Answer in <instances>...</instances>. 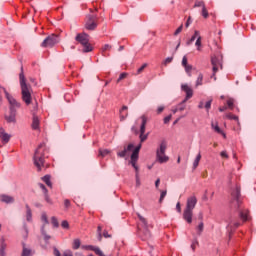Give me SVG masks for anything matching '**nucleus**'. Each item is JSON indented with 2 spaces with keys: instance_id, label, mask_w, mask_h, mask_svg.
<instances>
[{
  "instance_id": "obj_56",
  "label": "nucleus",
  "mask_w": 256,
  "mask_h": 256,
  "mask_svg": "<svg viewBox=\"0 0 256 256\" xmlns=\"http://www.w3.org/2000/svg\"><path fill=\"white\" fill-rule=\"evenodd\" d=\"M183 31V24L177 28V30L174 32V35H179Z\"/></svg>"
},
{
  "instance_id": "obj_46",
  "label": "nucleus",
  "mask_w": 256,
  "mask_h": 256,
  "mask_svg": "<svg viewBox=\"0 0 256 256\" xmlns=\"http://www.w3.org/2000/svg\"><path fill=\"white\" fill-rule=\"evenodd\" d=\"M140 141L143 143L144 141H147V134L140 131Z\"/></svg>"
},
{
  "instance_id": "obj_34",
  "label": "nucleus",
  "mask_w": 256,
  "mask_h": 256,
  "mask_svg": "<svg viewBox=\"0 0 256 256\" xmlns=\"http://www.w3.org/2000/svg\"><path fill=\"white\" fill-rule=\"evenodd\" d=\"M199 85H203V74H199L196 80V87H199Z\"/></svg>"
},
{
  "instance_id": "obj_37",
  "label": "nucleus",
  "mask_w": 256,
  "mask_h": 256,
  "mask_svg": "<svg viewBox=\"0 0 256 256\" xmlns=\"http://www.w3.org/2000/svg\"><path fill=\"white\" fill-rule=\"evenodd\" d=\"M128 75H129V74H127V72L121 73L120 76H119V78H118V80H117V83H121V81H123V79H127V76H128Z\"/></svg>"
},
{
  "instance_id": "obj_9",
  "label": "nucleus",
  "mask_w": 256,
  "mask_h": 256,
  "mask_svg": "<svg viewBox=\"0 0 256 256\" xmlns=\"http://www.w3.org/2000/svg\"><path fill=\"white\" fill-rule=\"evenodd\" d=\"M3 91L5 93L6 98L8 99V102L10 105V111L17 112V109H19V107H21V103L17 102V100L13 96L8 94L7 90H5V88H3Z\"/></svg>"
},
{
  "instance_id": "obj_19",
  "label": "nucleus",
  "mask_w": 256,
  "mask_h": 256,
  "mask_svg": "<svg viewBox=\"0 0 256 256\" xmlns=\"http://www.w3.org/2000/svg\"><path fill=\"white\" fill-rule=\"evenodd\" d=\"M128 115L129 113H127V106H123L120 110V121H125Z\"/></svg>"
},
{
  "instance_id": "obj_60",
  "label": "nucleus",
  "mask_w": 256,
  "mask_h": 256,
  "mask_svg": "<svg viewBox=\"0 0 256 256\" xmlns=\"http://www.w3.org/2000/svg\"><path fill=\"white\" fill-rule=\"evenodd\" d=\"M172 115H168L164 118V123L167 125V123H169V121H171Z\"/></svg>"
},
{
  "instance_id": "obj_45",
  "label": "nucleus",
  "mask_w": 256,
  "mask_h": 256,
  "mask_svg": "<svg viewBox=\"0 0 256 256\" xmlns=\"http://www.w3.org/2000/svg\"><path fill=\"white\" fill-rule=\"evenodd\" d=\"M202 17H204V19H207V17H209V12L207 11V8L204 6V8H202Z\"/></svg>"
},
{
  "instance_id": "obj_40",
  "label": "nucleus",
  "mask_w": 256,
  "mask_h": 256,
  "mask_svg": "<svg viewBox=\"0 0 256 256\" xmlns=\"http://www.w3.org/2000/svg\"><path fill=\"white\" fill-rule=\"evenodd\" d=\"M51 223L53 225V227H59V221L57 220V217H52L51 218Z\"/></svg>"
},
{
  "instance_id": "obj_24",
  "label": "nucleus",
  "mask_w": 256,
  "mask_h": 256,
  "mask_svg": "<svg viewBox=\"0 0 256 256\" xmlns=\"http://www.w3.org/2000/svg\"><path fill=\"white\" fill-rule=\"evenodd\" d=\"M32 129H39V117L33 116Z\"/></svg>"
},
{
  "instance_id": "obj_23",
  "label": "nucleus",
  "mask_w": 256,
  "mask_h": 256,
  "mask_svg": "<svg viewBox=\"0 0 256 256\" xmlns=\"http://www.w3.org/2000/svg\"><path fill=\"white\" fill-rule=\"evenodd\" d=\"M226 103L230 111H233V109H235V100L233 98H229Z\"/></svg>"
},
{
  "instance_id": "obj_29",
  "label": "nucleus",
  "mask_w": 256,
  "mask_h": 256,
  "mask_svg": "<svg viewBox=\"0 0 256 256\" xmlns=\"http://www.w3.org/2000/svg\"><path fill=\"white\" fill-rule=\"evenodd\" d=\"M81 247V240L75 239L72 244V249L77 250Z\"/></svg>"
},
{
  "instance_id": "obj_10",
  "label": "nucleus",
  "mask_w": 256,
  "mask_h": 256,
  "mask_svg": "<svg viewBox=\"0 0 256 256\" xmlns=\"http://www.w3.org/2000/svg\"><path fill=\"white\" fill-rule=\"evenodd\" d=\"M41 221H42V227H41V233L45 239V241H49L51 239L50 235H47V230H45V227L49 224V219L47 218V213L43 212L41 215Z\"/></svg>"
},
{
  "instance_id": "obj_35",
  "label": "nucleus",
  "mask_w": 256,
  "mask_h": 256,
  "mask_svg": "<svg viewBox=\"0 0 256 256\" xmlns=\"http://www.w3.org/2000/svg\"><path fill=\"white\" fill-rule=\"evenodd\" d=\"M184 68H185L187 75H189V77H191V71H193V66L187 64L186 66H184Z\"/></svg>"
},
{
  "instance_id": "obj_28",
  "label": "nucleus",
  "mask_w": 256,
  "mask_h": 256,
  "mask_svg": "<svg viewBox=\"0 0 256 256\" xmlns=\"http://www.w3.org/2000/svg\"><path fill=\"white\" fill-rule=\"evenodd\" d=\"M199 37V31L195 30L194 35L191 37L190 40L187 41L186 45H191L195 39Z\"/></svg>"
},
{
  "instance_id": "obj_36",
  "label": "nucleus",
  "mask_w": 256,
  "mask_h": 256,
  "mask_svg": "<svg viewBox=\"0 0 256 256\" xmlns=\"http://www.w3.org/2000/svg\"><path fill=\"white\" fill-rule=\"evenodd\" d=\"M145 69H147V63L143 64L140 68H138L135 75H141V73L145 71Z\"/></svg>"
},
{
  "instance_id": "obj_51",
  "label": "nucleus",
  "mask_w": 256,
  "mask_h": 256,
  "mask_svg": "<svg viewBox=\"0 0 256 256\" xmlns=\"http://www.w3.org/2000/svg\"><path fill=\"white\" fill-rule=\"evenodd\" d=\"M220 157H222V159H229V155L227 154V151H222L220 153Z\"/></svg>"
},
{
  "instance_id": "obj_38",
  "label": "nucleus",
  "mask_w": 256,
  "mask_h": 256,
  "mask_svg": "<svg viewBox=\"0 0 256 256\" xmlns=\"http://www.w3.org/2000/svg\"><path fill=\"white\" fill-rule=\"evenodd\" d=\"M112 49V46L109 45V44H105L103 47H102V53L103 55L105 56V51H111Z\"/></svg>"
},
{
  "instance_id": "obj_48",
  "label": "nucleus",
  "mask_w": 256,
  "mask_h": 256,
  "mask_svg": "<svg viewBox=\"0 0 256 256\" xmlns=\"http://www.w3.org/2000/svg\"><path fill=\"white\" fill-rule=\"evenodd\" d=\"M103 228L101 226H98L97 233H98V241H101L103 239V236L101 235V231Z\"/></svg>"
},
{
  "instance_id": "obj_4",
  "label": "nucleus",
  "mask_w": 256,
  "mask_h": 256,
  "mask_svg": "<svg viewBox=\"0 0 256 256\" xmlns=\"http://www.w3.org/2000/svg\"><path fill=\"white\" fill-rule=\"evenodd\" d=\"M142 145L139 144L132 152L130 156V165L134 167L136 171V185L139 187L141 185V181L139 180V167L137 166V161H139V152L141 151Z\"/></svg>"
},
{
  "instance_id": "obj_49",
  "label": "nucleus",
  "mask_w": 256,
  "mask_h": 256,
  "mask_svg": "<svg viewBox=\"0 0 256 256\" xmlns=\"http://www.w3.org/2000/svg\"><path fill=\"white\" fill-rule=\"evenodd\" d=\"M173 61V57H168L164 60L163 65L167 66Z\"/></svg>"
},
{
  "instance_id": "obj_25",
  "label": "nucleus",
  "mask_w": 256,
  "mask_h": 256,
  "mask_svg": "<svg viewBox=\"0 0 256 256\" xmlns=\"http://www.w3.org/2000/svg\"><path fill=\"white\" fill-rule=\"evenodd\" d=\"M200 161H201V152L198 153V155L196 156V158L193 162V169H196L197 167H199Z\"/></svg>"
},
{
  "instance_id": "obj_55",
  "label": "nucleus",
  "mask_w": 256,
  "mask_h": 256,
  "mask_svg": "<svg viewBox=\"0 0 256 256\" xmlns=\"http://www.w3.org/2000/svg\"><path fill=\"white\" fill-rule=\"evenodd\" d=\"M138 217H139L140 221L143 223V225H145V227H147V220L141 215H138Z\"/></svg>"
},
{
  "instance_id": "obj_21",
  "label": "nucleus",
  "mask_w": 256,
  "mask_h": 256,
  "mask_svg": "<svg viewBox=\"0 0 256 256\" xmlns=\"http://www.w3.org/2000/svg\"><path fill=\"white\" fill-rule=\"evenodd\" d=\"M141 120H142V124H141V126H140V131H141L142 133H145V127H146V125H147V116L142 115V116H141Z\"/></svg>"
},
{
  "instance_id": "obj_13",
  "label": "nucleus",
  "mask_w": 256,
  "mask_h": 256,
  "mask_svg": "<svg viewBox=\"0 0 256 256\" xmlns=\"http://www.w3.org/2000/svg\"><path fill=\"white\" fill-rule=\"evenodd\" d=\"M211 64L213 66V77H215V73L219 71V67H222L221 60L217 56H214L211 58Z\"/></svg>"
},
{
  "instance_id": "obj_17",
  "label": "nucleus",
  "mask_w": 256,
  "mask_h": 256,
  "mask_svg": "<svg viewBox=\"0 0 256 256\" xmlns=\"http://www.w3.org/2000/svg\"><path fill=\"white\" fill-rule=\"evenodd\" d=\"M16 115H17V112L10 111V114L5 116L7 123H15L17 121L15 118Z\"/></svg>"
},
{
  "instance_id": "obj_54",
  "label": "nucleus",
  "mask_w": 256,
  "mask_h": 256,
  "mask_svg": "<svg viewBox=\"0 0 256 256\" xmlns=\"http://www.w3.org/2000/svg\"><path fill=\"white\" fill-rule=\"evenodd\" d=\"M211 103H213V100H209L208 102H206L205 104V109L207 111H209L211 109Z\"/></svg>"
},
{
  "instance_id": "obj_12",
  "label": "nucleus",
  "mask_w": 256,
  "mask_h": 256,
  "mask_svg": "<svg viewBox=\"0 0 256 256\" xmlns=\"http://www.w3.org/2000/svg\"><path fill=\"white\" fill-rule=\"evenodd\" d=\"M182 90L185 91V93H186V98L182 101V103H187V101H189V99H191V97H193V89H191V87H189V85L183 84Z\"/></svg>"
},
{
  "instance_id": "obj_16",
  "label": "nucleus",
  "mask_w": 256,
  "mask_h": 256,
  "mask_svg": "<svg viewBox=\"0 0 256 256\" xmlns=\"http://www.w3.org/2000/svg\"><path fill=\"white\" fill-rule=\"evenodd\" d=\"M0 201L2 203L10 204V203H15V198L13 196L3 194L0 196Z\"/></svg>"
},
{
  "instance_id": "obj_32",
  "label": "nucleus",
  "mask_w": 256,
  "mask_h": 256,
  "mask_svg": "<svg viewBox=\"0 0 256 256\" xmlns=\"http://www.w3.org/2000/svg\"><path fill=\"white\" fill-rule=\"evenodd\" d=\"M197 7H201L203 9L205 7V2L196 0L195 3H194V9L197 8Z\"/></svg>"
},
{
  "instance_id": "obj_41",
  "label": "nucleus",
  "mask_w": 256,
  "mask_h": 256,
  "mask_svg": "<svg viewBox=\"0 0 256 256\" xmlns=\"http://www.w3.org/2000/svg\"><path fill=\"white\" fill-rule=\"evenodd\" d=\"M203 229H204V224L203 222H200L199 225L197 226L198 235H201V233H203Z\"/></svg>"
},
{
  "instance_id": "obj_59",
  "label": "nucleus",
  "mask_w": 256,
  "mask_h": 256,
  "mask_svg": "<svg viewBox=\"0 0 256 256\" xmlns=\"http://www.w3.org/2000/svg\"><path fill=\"white\" fill-rule=\"evenodd\" d=\"M163 111H165V106L158 107V109H157L158 115H161V113H163Z\"/></svg>"
},
{
  "instance_id": "obj_31",
  "label": "nucleus",
  "mask_w": 256,
  "mask_h": 256,
  "mask_svg": "<svg viewBox=\"0 0 256 256\" xmlns=\"http://www.w3.org/2000/svg\"><path fill=\"white\" fill-rule=\"evenodd\" d=\"M31 255H32L31 249H28L25 246H23L22 256H31Z\"/></svg>"
},
{
  "instance_id": "obj_6",
  "label": "nucleus",
  "mask_w": 256,
  "mask_h": 256,
  "mask_svg": "<svg viewBox=\"0 0 256 256\" xmlns=\"http://www.w3.org/2000/svg\"><path fill=\"white\" fill-rule=\"evenodd\" d=\"M165 151H167V142L162 141L156 151V160L158 162L167 163L169 161V156L165 155Z\"/></svg>"
},
{
  "instance_id": "obj_2",
  "label": "nucleus",
  "mask_w": 256,
  "mask_h": 256,
  "mask_svg": "<svg viewBox=\"0 0 256 256\" xmlns=\"http://www.w3.org/2000/svg\"><path fill=\"white\" fill-rule=\"evenodd\" d=\"M196 206H197V197L190 196L187 199L186 207L183 212V219L184 221H186V223H189V225L193 223V209H195Z\"/></svg>"
},
{
  "instance_id": "obj_1",
  "label": "nucleus",
  "mask_w": 256,
  "mask_h": 256,
  "mask_svg": "<svg viewBox=\"0 0 256 256\" xmlns=\"http://www.w3.org/2000/svg\"><path fill=\"white\" fill-rule=\"evenodd\" d=\"M19 81L22 101H24L26 105H31V103H33V88L31 87V84L27 83L25 74H23V72H21L19 75Z\"/></svg>"
},
{
  "instance_id": "obj_42",
  "label": "nucleus",
  "mask_w": 256,
  "mask_h": 256,
  "mask_svg": "<svg viewBox=\"0 0 256 256\" xmlns=\"http://www.w3.org/2000/svg\"><path fill=\"white\" fill-rule=\"evenodd\" d=\"M195 45H196V47H198L197 50L201 51V36L197 37Z\"/></svg>"
},
{
  "instance_id": "obj_53",
  "label": "nucleus",
  "mask_w": 256,
  "mask_h": 256,
  "mask_svg": "<svg viewBox=\"0 0 256 256\" xmlns=\"http://www.w3.org/2000/svg\"><path fill=\"white\" fill-rule=\"evenodd\" d=\"M38 185H39L40 189H42L44 195H47L48 191H47V188L45 187V185H43V184H41V183L38 184Z\"/></svg>"
},
{
  "instance_id": "obj_14",
  "label": "nucleus",
  "mask_w": 256,
  "mask_h": 256,
  "mask_svg": "<svg viewBox=\"0 0 256 256\" xmlns=\"http://www.w3.org/2000/svg\"><path fill=\"white\" fill-rule=\"evenodd\" d=\"M0 139L4 145H7V143L11 140V135L5 132V129L0 128Z\"/></svg>"
},
{
  "instance_id": "obj_43",
  "label": "nucleus",
  "mask_w": 256,
  "mask_h": 256,
  "mask_svg": "<svg viewBox=\"0 0 256 256\" xmlns=\"http://www.w3.org/2000/svg\"><path fill=\"white\" fill-rule=\"evenodd\" d=\"M197 245H199V241H197V238H195V239L192 241V244H191V249H192V251H195Z\"/></svg>"
},
{
  "instance_id": "obj_5",
  "label": "nucleus",
  "mask_w": 256,
  "mask_h": 256,
  "mask_svg": "<svg viewBox=\"0 0 256 256\" xmlns=\"http://www.w3.org/2000/svg\"><path fill=\"white\" fill-rule=\"evenodd\" d=\"M76 41L80 43L83 48V53H91L93 51V46L89 43V35L85 32L77 34Z\"/></svg>"
},
{
  "instance_id": "obj_33",
  "label": "nucleus",
  "mask_w": 256,
  "mask_h": 256,
  "mask_svg": "<svg viewBox=\"0 0 256 256\" xmlns=\"http://www.w3.org/2000/svg\"><path fill=\"white\" fill-rule=\"evenodd\" d=\"M109 153H111V151L104 149V150H99V156L100 157H107V155H109Z\"/></svg>"
},
{
  "instance_id": "obj_50",
  "label": "nucleus",
  "mask_w": 256,
  "mask_h": 256,
  "mask_svg": "<svg viewBox=\"0 0 256 256\" xmlns=\"http://www.w3.org/2000/svg\"><path fill=\"white\" fill-rule=\"evenodd\" d=\"M64 207H66V209H69L71 207V201L69 199L64 200Z\"/></svg>"
},
{
  "instance_id": "obj_44",
  "label": "nucleus",
  "mask_w": 256,
  "mask_h": 256,
  "mask_svg": "<svg viewBox=\"0 0 256 256\" xmlns=\"http://www.w3.org/2000/svg\"><path fill=\"white\" fill-rule=\"evenodd\" d=\"M247 217H248L247 211H242V212H240V218H241L243 221H247Z\"/></svg>"
},
{
  "instance_id": "obj_58",
  "label": "nucleus",
  "mask_w": 256,
  "mask_h": 256,
  "mask_svg": "<svg viewBox=\"0 0 256 256\" xmlns=\"http://www.w3.org/2000/svg\"><path fill=\"white\" fill-rule=\"evenodd\" d=\"M187 65H189L187 63V56H183V58H182V66L186 67Z\"/></svg>"
},
{
  "instance_id": "obj_7",
  "label": "nucleus",
  "mask_w": 256,
  "mask_h": 256,
  "mask_svg": "<svg viewBox=\"0 0 256 256\" xmlns=\"http://www.w3.org/2000/svg\"><path fill=\"white\" fill-rule=\"evenodd\" d=\"M59 41H60L59 35L51 34L43 40V42L41 43V47L51 49V48L55 47V45H57V43H59Z\"/></svg>"
},
{
  "instance_id": "obj_57",
  "label": "nucleus",
  "mask_w": 256,
  "mask_h": 256,
  "mask_svg": "<svg viewBox=\"0 0 256 256\" xmlns=\"http://www.w3.org/2000/svg\"><path fill=\"white\" fill-rule=\"evenodd\" d=\"M2 243H1V251L3 253V251H5V248L7 247V244H5V240L2 238Z\"/></svg>"
},
{
  "instance_id": "obj_52",
  "label": "nucleus",
  "mask_w": 256,
  "mask_h": 256,
  "mask_svg": "<svg viewBox=\"0 0 256 256\" xmlns=\"http://www.w3.org/2000/svg\"><path fill=\"white\" fill-rule=\"evenodd\" d=\"M61 225H62L63 229H69V222L68 221H66V220L62 221Z\"/></svg>"
},
{
  "instance_id": "obj_26",
  "label": "nucleus",
  "mask_w": 256,
  "mask_h": 256,
  "mask_svg": "<svg viewBox=\"0 0 256 256\" xmlns=\"http://www.w3.org/2000/svg\"><path fill=\"white\" fill-rule=\"evenodd\" d=\"M42 181H44V183H46V185L48 187H50V188L53 187V184L51 183V176H49V175L44 176L42 178Z\"/></svg>"
},
{
  "instance_id": "obj_3",
  "label": "nucleus",
  "mask_w": 256,
  "mask_h": 256,
  "mask_svg": "<svg viewBox=\"0 0 256 256\" xmlns=\"http://www.w3.org/2000/svg\"><path fill=\"white\" fill-rule=\"evenodd\" d=\"M45 146L43 144H40L38 148L35 151L33 160L34 165L37 167L38 171H41L43 167H45Z\"/></svg>"
},
{
  "instance_id": "obj_27",
  "label": "nucleus",
  "mask_w": 256,
  "mask_h": 256,
  "mask_svg": "<svg viewBox=\"0 0 256 256\" xmlns=\"http://www.w3.org/2000/svg\"><path fill=\"white\" fill-rule=\"evenodd\" d=\"M83 249H86L88 251H94V253L97 254V250L99 251V247H95L93 245H86V246H82Z\"/></svg>"
},
{
  "instance_id": "obj_11",
  "label": "nucleus",
  "mask_w": 256,
  "mask_h": 256,
  "mask_svg": "<svg viewBox=\"0 0 256 256\" xmlns=\"http://www.w3.org/2000/svg\"><path fill=\"white\" fill-rule=\"evenodd\" d=\"M134 147L135 146L133 144H128L127 146H124L123 150L117 152V156L122 159H129L131 151H133Z\"/></svg>"
},
{
  "instance_id": "obj_18",
  "label": "nucleus",
  "mask_w": 256,
  "mask_h": 256,
  "mask_svg": "<svg viewBox=\"0 0 256 256\" xmlns=\"http://www.w3.org/2000/svg\"><path fill=\"white\" fill-rule=\"evenodd\" d=\"M232 197L235 199V201L238 203H240L239 198L241 197V188L240 187H236L235 191L232 193Z\"/></svg>"
},
{
  "instance_id": "obj_15",
  "label": "nucleus",
  "mask_w": 256,
  "mask_h": 256,
  "mask_svg": "<svg viewBox=\"0 0 256 256\" xmlns=\"http://www.w3.org/2000/svg\"><path fill=\"white\" fill-rule=\"evenodd\" d=\"M211 128L218 133L219 135L223 136L224 139H227V134H225V132H223V130H221V128L219 127V123H215V122H211Z\"/></svg>"
},
{
  "instance_id": "obj_20",
  "label": "nucleus",
  "mask_w": 256,
  "mask_h": 256,
  "mask_svg": "<svg viewBox=\"0 0 256 256\" xmlns=\"http://www.w3.org/2000/svg\"><path fill=\"white\" fill-rule=\"evenodd\" d=\"M224 119H230V120L237 121V124H238V125H241V123L239 122V117L233 115V113L225 114Z\"/></svg>"
},
{
  "instance_id": "obj_47",
  "label": "nucleus",
  "mask_w": 256,
  "mask_h": 256,
  "mask_svg": "<svg viewBox=\"0 0 256 256\" xmlns=\"http://www.w3.org/2000/svg\"><path fill=\"white\" fill-rule=\"evenodd\" d=\"M44 197H45L46 203H49V205H53V200H51V198H49L48 192L46 194H44Z\"/></svg>"
},
{
  "instance_id": "obj_61",
  "label": "nucleus",
  "mask_w": 256,
  "mask_h": 256,
  "mask_svg": "<svg viewBox=\"0 0 256 256\" xmlns=\"http://www.w3.org/2000/svg\"><path fill=\"white\" fill-rule=\"evenodd\" d=\"M183 104H184L183 102L179 104L178 111H185V105Z\"/></svg>"
},
{
  "instance_id": "obj_8",
  "label": "nucleus",
  "mask_w": 256,
  "mask_h": 256,
  "mask_svg": "<svg viewBox=\"0 0 256 256\" xmlns=\"http://www.w3.org/2000/svg\"><path fill=\"white\" fill-rule=\"evenodd\" d=\"M98 19L95 15L89 14L86 17L85 29L87 31H95L97 29Z\"/></svg>"
},
{
  "instance_id": "obj_64",
  "label": "nucleus",
  "mask_w": 256,
  "mask_h": 256,
  "mask_svg": "<svg viewBox=\"0 0 256 256\" xmlns=\"http://www.w3.org/2000/svg\"><path fill=\"white\" fill-rule=\"evenodd\" d=\"M54 255L55 256H61V252H59V250H57V248L54 249Z\"/></svg>"
},
{
  "instance_id": "obj_22",
  "label": "nucleus",
  "mask_w": 256,
  "mask_h": 256,
  "mask_svg": "<svg viewBox=\"0 0 256 256\" xmlns=\"http://www.w3.org/2000/svg\"><path fill=\"white\" fill-rule=\"evenodd\" d=\"M33 214L31 212V208L29 205H26V221L31 222L32 221Z\"/></svg>"
},
{
  "instance_id": "obj_62",
  "label": "nucleus",
  "mask_w": 256,
  "mask_h": 256,
  "mask_svg": "<svg viewBox=\"0 0 256 256\" xmlns=\"http://www.w3.org/2000/svg\"><path fill=\"white\" fill-rule=\"evenodd\" d=\"M176 210L178 211V213H181V202H178L176 204Z\"/></svg>"
},
{
  "instance_id": "obj_30",
  "label": "nucleus",
  "mask_w": 256,
  "mask_h": 256,
  "mask_svg": "<svg viewBox=\"0 0 256 256\" xmlns=\"http://www.w3.org/2000/svg\"><path fill=\"white\" fill-rule=\"evenodd\" d=\"M239 223H235V222H233V219L232 218H230L229 220H228V228L229 229H233V226L237 229V227H239Z\"/></svg>"
},
{
  "instance_id": "obj_39",
  "label": "nucleus",
  "mask_w": 256,
  "mask_h": 256,
  "mask_svg": "<svg viewBox=\"0 0 256 256\" xmlns=\"http://www.w3.org/2000/svg\"><path fill=\"white\" fill-rule=\"evenodd\" d=\"M165 197H167V190L161 191L159 203H163V199H165Z\"/></svg>"
},
{
  "instance_id": "obj_63",
  "label": "nucleus",
  "mask_w": 256,
  "mask_h": 256,
  "mask_svg": "<svg viewBox=\"0 0 256 256\" xmlns=\"http://www.w3.org/2000/svg\"><path fill=\"white\" fill-rule=\"evenodd\" d=\"M191 23H193V21L191 20V17H188L185 27H189V25H191Z\"/></svg>"
}]
</instances>
